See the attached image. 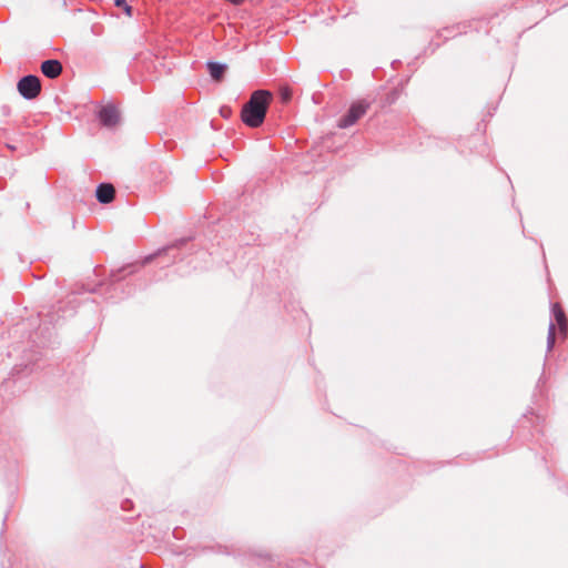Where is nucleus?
I'll return each mask as SVG.
<instances>
[{"instance_id":"obj_1","label":"nucleus","mask_w":568,"mask_h":568,"mask_svg":"<svg viewBox=\"0 0 568 568\" xmlns=\"http://www.w3.org/2000/svg\"><path fill=\"white\" fill-rule=\"evenodd\" d=\"M271 100L272 93L270 91H254L242 108L241 120L243 123L253 129L261 126L265 120Z\"/></svg>"},{"instance_id":"obj_2","label":"nucleus","mask_w":568,"mask_h":568,"mask_svg":"<svg viewBox=\"0 0 568 568\" xmlns=\"http://www.w3.org/2000/svg\"><path fill=\"white\" fill-rule=\"evenodd\" d=\"M371 104L372 102L366 99L353 102L347 112L339 118L337 126L339 129H347L354 125L362 116L366 114L371 108Z\"/></svg>"},{"instance_id":"obj_3","label":"nucleus","mask_w":568,"mask_h":568,"mask_svg":"<svg viewBox=\"0 0 568 568\" xmlns=\"http://www.w3.org/2000/svg\"><path fill=\"white\" fill-rule=\"evenodd\" d=\"M17 89L26 100H33L41 92V81L37 75H24L18 81Z\"/></svg>"},{"instance_id":"obj_4","label":"nucleus","mask_w":568,"mask_h":568,"mask_svg":"<svg viewBox=\"0 0 568 568\" xmlns=\"http://www.w3.org/2000/svg\"><path fill=\"white\" fill-rule=\"evenodd\" d=\"M98 118L101 124L106 128H113L120 122L119 110L113 104L103 106L99 111Z\"/></svg>"},{"instance_id":"obj_5","label":"nucleus","mask_w":568,"mask_h":568,"mask_svg":"<svg viewBox=\"0 0 568 568\" xmlns=\"http://www.w3.org/2000/svg\"><path fill=\"white\" fill-rule=\"evenodd\" d=\"M41 72L49 79H55L62 73V64L55 59L45 60L41 63Z\"/></svg>"},{"instance_id":"obj_6","label":"nucleus","mask_w":568,"mask_h":568,"mask_svg":"<svg viewBox=\"0 0 568 568\" xmlns=\"http://www.w3.org/2000/svg\"><path fill=\"white\" fill-rule=\"evenodd\" d=\"M97 199L102 204H108L113 201L115 189L112 184L101 183L97 187Z\"/></svg>"},{"instance_id":"obj_7","label":"nucleus","mask_w":568,"mask_h":568,"mask_svg":"<svg viewBox=\"0 0 568 568\" xmlns=\"http://www.w3.org/2000/svg\"><path fill=\"white\" fill-rule=\"evenodd\" d=\"M552 314H554V317L559 326L560 332L566 334L567 328H568V322H567V317L565 315L564 310L561 308V306L558 303H555L552 305Z\"/></svg>"},{"instance_id":"obj_8","label":"nucleus","mask_w":568,"mask_h":568,"mask_svg":"<svg viewBox=\"0 0 568 568\" xmlns=\"http://www.w3.org/2000/svg\"><path fill=\"white\" fill-rule=\"evenodd\" d=\"M206 67L211 78L215 81H220L226 71V64L214 61H209Z\"/></svg>"},{"instance_id":"obj_9","label":"nucleus","mask_w":568,"mask_h":568,"mask_svg":"<svg viewBox=\"0 0 568 568\" xmlns=\"http://www.w3.org/2000/svg\"><path fill=\"white\" fill-rule=\"evenodd\" d=\"M556 342V326L551 322L548 327V335H547V351L550 352L554 348Z\"/></svg>"},{"instance_id":"obj_10","label":"nucleus","mask_w":568,"mask_h":568,"mask_svg":"<svg viewBox=\"0 0 568 568\" xmlns=\"http://www.w3.org/2000/svg\"><path fill=\"white\" fill-rule=\"evenodd\" d=\"M115 6L123 8L128 16H132V7L128 4L126 0H115Z\"/></svg>"},{"instance_id":"obj_11","label":"nucleus","mask_w":568,"mask_h":568,"mask_svg":"<svg viewBox=\"0 0 568 568\" xmlns=\"http://www.w3.org/2000/svg\"><path fill=\"white\" fill-rule=\"evenodd\" d=\"M8 148H9L10 150H14V149H16L13 145H10V144H8Z\"/></svg>"},{"instance_id":"obj_12","label":"nucleus","mask_w":568,"mask_h":568,"mask_svg":"<svg viewBox=\"0 0 568 568\" xmlns=\"http://www.w3.org/2000/svg\"><path fill=\"white\" fill-rule=\"evenodd\" d=\"M140 568H145V567L141 565Z\"/></svg>"}]
</instances>
